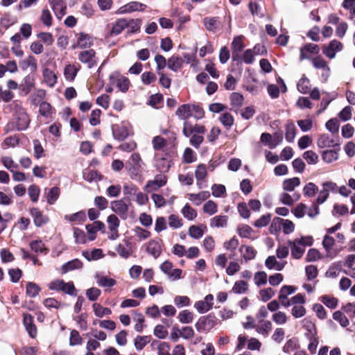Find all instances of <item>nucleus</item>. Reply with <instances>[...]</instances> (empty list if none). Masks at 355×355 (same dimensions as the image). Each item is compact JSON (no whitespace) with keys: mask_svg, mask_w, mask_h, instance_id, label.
Instances as JSON below:
<instances>
[{"mask_svg":"<svg viewBox=\"0 0 355 355\" xmlns=\"http://www.w3.org/2000/svg\"><path fill=\"white\" fill-rule=\"evenodd\" d=\"M144 162L138 153H133L125 162V169L132 180L140 181L142 179V173Z\"/></svg>","mask_w":355,"mask_h":355,"instance_id":"f257e3e1","label":"nucleus"},{"mask_svg":"<svg viewBox=\"0 0 355 355\" xmlns=\"http://www.w3.org/2000/svg\"><path fill=\"white\" fill-rule=\"evenodd\" d=\"M313 239L311 236H302L296 238L293 241L288 240V245L291 248V256L294 259H300L305 251L306 246L312 245Z\"/></svg>","mask_w":355,"mask_h":355,"instance_id":"f03ea898","label":"nucleus"},{"mask_svg":"<svg viewBox=\"0 0 355 355\" xmlns=\"http://www.w3.org/2000/svg\"><path fill=\"white\" fill-rule=\"evenodd\" d=\"M12 110L13 116L16 121L17 129L18 130H26L29 125L30 119L24 108H23L17 103H15L13 105Z\"/></svg>","mask_w":355,"mask_h":355,"instance_id":"7ed1b4c3","label":"nucleus"},{"mask_svg":"<svg viewBox=\"0 0 355 355\" xmlns=\"http://www.w3.org/2000/svg\"><path fill=\"white\" fill-rule=\"evenodd\" d=\"M171 166V156L166 153H157L155 155V167L160 173H166Z\"/></svg>","mask_w":355,"mask_h":355,"instance_id":"20e7f679","label":"nucleus"},{"mask_svg":"<svg viewBox=\"0 0 355 355\" xmlns=\"http://www.w3.org/2000/svg\"><path fill=\"white\" fill-rule=\"evenodd\" d=\"M217 324L216 317L211 314L200 317L196 323V328L199 332H207Z\"/></svg>","mask_w":355,"mask_h":355,"instance_id":"39448f33","label":"nucleus"},{"mask_svg":"<svg viewBox=\"0 0 355 355\" xmlns=\"http://www.w3.org/2000/svg\"><path fill=\"white\" fill-rule=\"evenodd\" d=\"M78 60L87 66L89 69L96 67L98 64V58L94 49L82 51L78 53Z\"/></svg>","mask_w":355,"mask_h":355,"instance_id":"423d86ee","label":"nucleus"},{"mask_svg":"<svg viewBox=\"0 0 355 355\" xmlns=\"http://www.w3.org/2000/svg\"><path fill=\"white\" fill-rule=\"evenodd\" d=\"M110 208L114 213L118 214L121 219L125 220L128 218L129 205L125 203L123 200L112 201Z\"/></svg>","mask_w":355,"mask_h":355,"instance_id":"0eeeda50","label":"nucleus"},{"mask_svg":"<svg viewBox=\"0 0 355 355\" xmlns=\"http://www.w3.org/2000/svg\"><path fill=\"white\" fill-rule=\"evenodd\" d=\"M202 23L206 30L212 33H216L222 29V23L218 17H206Z\"/></svg>","mask_w":355,"mask_h":355,"instance_id":"6e6552de","label":"nucleus"},{"mask_svg":"<svg viewBox=\"0 0 355 355\" xmlns=\"http://www.w3.org/2000/svg\"><path fill=\"white\" fill-rule=\"evenodd\" d=\"M162 247L163 242L161 239H151L146 244V252L155 259H157L162 253Z\"/></svg>","mask_w":355,"mask_h":355,"instance_id":"1a4fd4ad","label":"nucleus"},{"mask_svg":"<svg viewBox=\"0 0 355 355\" xmlns=\"http://www.w3.org/2000/svg\"><path fill=\"white\" fill-rule=\"evenodd\" d=\"M146 5L141 3L138 1H131L125 5L121 6L117 11L116 14H126L130 13L135 11H144L146 8Z\"/></svg>","mask_w":355,"mask_h":355,"instance_id":"9d476101","label":"nucleus"},{"mask_svg":"<svg viewBox=\"0 0 355 355\" xmlns=\"http://www.w3.org/2000/svg\"><path fill=\"white\" fill-rule=\"evenodd\" d=\"M206 132L204 125L200 124H192L189 121H184L183 124L182 133L186 137H189L192 134H198L203 135Z\"/></svg>","mask_w":355,"mask_h":355,"instance_id":"9b49d317","label":"nucleus"},{"mask_svg":"<svg viewBox=\"0 0 355 355\" xmlns=\"http://www.w3.org/2000/svg\"><path fill=\"white\" fill-rule=\"evenodd\" d=\"M166 183V178L164 175H157L154 180L148 181L144 189L147 192L157 191L164 186Z\"/></svg>","mask_w":355,"mask_h":355,"instance_id":"f8f14e48","label":"nucleus"},{"mask_svg":"<svg viewBox=\"0 0 355 355\" xmlns=\"http://www.w3.org/2000/svg\"><path fill=\"white\" fill-rule=\"evenodd\" d=\"M107 223L110 231L109 239L115 240L119 237L118 228L119 227L120 221L118 217L114 214L110 215L107 218Z\"/></svg>","mask_w":355,"mask_h":355,"instance_id":"ddd939ff","label":"nucleus"},{"mask_svg":"<svg viewBox=\"0 0 355 355\" xmlns=\"http://www.w3.org/2000/svg\"><path fill=\"white\" fill-rule=\"evenodd\" d=\"M214 296L211 294L206 295L203 300L195 303L194 307L200 313L209 311L213 306Z\"/></svg>","mask_w":355,"mask_h":355,"instance_id":"4468645a","label":"nucleus"},{"mask_svg":"<svg viewBox=\"0 0 355 355\" xmlns=\"http://www.w3.org/2000/svg\"><path fill=\"white\" fill-rule=\"evenodd\" d=\"M317 146L320 148L338 147L340 144L338 140L331 138L328 134H322L317 141Z\"/></svg>","mask_w":355,"mask_h":355,"instance_id":"2eb2a0df","label":"nucleus"},{"mask_svg":"<svg viewBox=\"0 0 355 355\" xmlns=\"http://www.w3.org/2000/svg\"><path fill=\"white\" fill-rule=\"evenodd\" d=\"M343 44L340 42L334 40L327 46H324L323 53L330 59L335 57L336 53L340 51Z\"/></svg>","mask_w":355,"mask_h":355,"instance_id":"dca6fc26","label":"nucleus"},{"mask_svg":"<svg viewBox=\"0 0 355 355\" xmlns=\"http://www.w3.org/2000/svg\"><path fill=\"white\" fill-rule=\"evenodd\" d=\"M23 318V324L28 335L34 338L37 336V327L33 322V317L29 313H24Z\"/></svg>","mask_w":355,"mask_h":355,"instance_id":"f3484780","label":"nucleus"},{"mask_svg":"<svg viewBox=\"0 0 355 355\" xmlns=\"http://www.w3.org/2000/svg\"><path fill=\"white\" fill-rule=\"evenodd\" d=\"M30 213L33 218L34 224L37 227H41L49 221L48 216L44 215L38 208L33 207L31 209Z\"/></svg>","mask_w":355,"mask_h":355,"instance_id":"a211bd4d","label":"nucleus"},{"mask_svg":"<svg viewBox=\"0 0 355 355\" xmlns=\"http://www.w3.org/2000/svg\"><path fill=\"white\" fill-rule=\"evenodd\" d=\"M35 87V78L33 75L26 76L19 87L24 95H27Z\"/></svg>","mask_w":355,"mask_h":355,"instance_id":"6ab92c4d","label":"nucleus"},{"mask_svg":"<svg viewBox=\"0 0 355 355\" xmlns=\"http://www.w3.org/2000/svg\"><path fill=\"white\" fill-rule=\"evenodd\" d=\"M192 105L191 104H183L180 105L177 109L175 114L180 119L188 121V119L192 116Z\"/></svg>","mask_w":355,"mask_h":355,"instance_id":"aec40b11","label":"nucleus"},{"mask_svg":"<svg viewBox=\"0 0 355 355\" xmlns=\"http://www.w3.org/2000/svg\"><path fill=\"white\" fill-rule=\"evenodd\" d=\"M112 134L114 139L123 141L128 137L129 132L124 125H114L112 126Z\"/></svg>","mask_w":355,"mask_h":355,"instance_id":"412c9836","label":"nucleus"},{"mask_svg":"<svg viewBox=\"0 0 355 355\" xmlns=\"http://www.w3.org/2000/svg\"><path fill=\"white\" fill-rule=\"evenodd\" d=\"M95 279L96 284L103 288H111L116 284V281L114 279L101 274H96Z\"/></svg>","mask_w":355,"mask_h":355,"instance_id":"4be33fe9","label":"nucleus"},{"mask_svg":"<svg viewBox=\"0 0 355 355\" xmlns=\"http://www.w3.org/2000/svg\"><path fill=\"white\" fill-rule=\"evenodd\" d=\"M104 229V223L99 220L94 221V223L86 225V230L87 231L88 234L89 235V239L91 241L95 239L96 233L97 231L102 230Z\"/></svg>","mask_w":355,"mask_h":355,"instance_id":"5701e85b","label":"nucleus"},{"mask_svg":"<svg viewBox=\"0 0 355 355\" xmlns=\"http://www.w3.org/2000/svg\"><path fill=\"white\" fill-rule=\"evenodd\" d=\"M303 327L306 330L305 336L306 338H311L317 336V329L315 324L309 318H305L302 321Z\"/></svg>","mask_w":355,"mask_h":355,"instance_id":"b1692460","label":"nucleus"},{"mask_svg":"<svg viewBox=\"0 0 355 355\" xmlns=\"http://www.w3.org/2000/svg\"><path fill=\"white\" fill-rule=\"evenodd\" d=\"M255 329L258 334L267 337L272 329V323L269 320H261L259 324L256 325Z\"/></svg>","mask_w":355,"mask_h":355,"instance_id":"393cba45","label":"nucleus"},{"mask_svg":"<svg viewBox=\"0 0 355 355\" xmlns=\"http://www.w3.org/2000/svg\"><path fill=\"white\" fill-rule=\"evenodd\" d=\"M50 4L53 11L58 19L65 15L66 7L63 6L62 0H51Z\"/></svg>","mask_w":355,"mask_h":355,"instance_id":"a878e982","label":"nucleus"},{"mask_svg":"<svg viewBox=\"0 0 355 355\" xmlns=\"http://www.w3.org/2000/svg\"><path fill=\"white\" fill-rule=\"evenodd\" d=\"M239 252L242 254V257L245 261L254 259L257 255V250L249 245H242L239 248Z\"/></svg>","mask_w":355,"mask_h":355,"instance_id":"bb28decb","label":"nucleus"},{"mask_svg":"<svg viewBox=\"0 0 355 355\" xmlns=\"http://www.w3.org/2000/svg\"><path fill=\"white\" fill-rule=\"evenodd\" d=\"M83 267V263L78 259H74L62 266V272L67 273L76 269H80Z\"/></svg>","mask_w":355,"mask_h":355,"instance_id":"cd10ccee","label":"nucleus"},{"mask_svg":"<svg viewBox=\"0 0 355 355\" xmlns=\"http://www.w3.org/2000/svg\"><path fill=\"white\" fill-rule=\"evenodd\" d=\"M286 262L280 263L276 260L275 256H269L265 261V266L270 270L275 269L280 271L283 270Z\"/></svg>","mask_w":355,"mask_h":355,"instance_id":"c85d7f7f","label":"nucleus"},{"mask_svg":"<svg viewBox=\"0 0 355 355\" xmlns=\"http://www.w3.org/2000/svg\"><path fill=\"white\" fill-rule=\"evenodd\" d=\"M243 96L239 93L234 92L230 95L231 105L235 112H237L239 108L243 105Z\"/></svg>","mask_w":355,"mask_h":355,"instance_id":"c756f323","label":"nucleus"},{"mask_svg":"<svg viewBox=\"0 0 355 355\" xmlns=\"http://www.w3.org/2000/svg\"><path fill=\"white\" fill-rule=\"evenodd\" d=\"M337 149L334 150H324L322 154V158L326 163H331L338 159V151L340 147H337Z\"/></svg>","mask_w":355,"mask_h":355,"instance_id":"7c9ffc66","label":"nucleus"},{"mask_svg":"<svg viewBox=\"0 0 355 355\" xmlns=\"http://www.w3.org/2000/svg\"><path fill=\"white\" fill-rule=\"evenodd\" d=\"M43 78L44 81L49 87H53L57 83V76L49 68H45L43 70Z\"/></svg>","mask_w":355,"mask_h":355,"instance_id":"2f4dec72","label":"nucleus"},{"mask_svg":"<svg viewBox=\"0 0 355 355\" xmlns=\"http://www.w3.org/2000/svg\"><path fill=\"white\" fill-rule=\"evenodd\" d=\"M182 64L183 60L179 56L173 55L167 60V67L175 72L180 70Z\"/></svg>","mask_w":355,"mask_h":355,"instance_id":"473e14b6","label":"nucleus"},{"mask_svg":"<svg viewBox=\"0 0 355 355\" xmlns=\"http://www.w3.org/2000/svg\"><path fill=\"white\" fill-rule=\"evenodd\" d=\"M297 89L300 93L304 94H307L310 92V80L305 75H303L302 78L299 80L297 84Z\"/></svg>","mask_w":355,"mask_h":355,"instance_id":"72a5a7b5","label":"nucleus"},{"mask_svg":"<svg viewBox=\"0 0 355 355\" xmlns=\"http://www.w3.org/2000/svg\"><path fill=\"white\" fill-rule=\"evenodd\" d=\"M300 180L299 178H288L284 180L282 183L283 189L286 191H293L295 188L300 186Z\"/></svg>","mask_w":355,"mask_h":355,"instance_id":"f704fd0d","label":"nucleus"},{"mask_svg":"<svg viewBox=\"0 0 355 355\" xmlns=\"http://www.w3.org/2000/svg\"><path fill=\"white\" fill-rule=\"evenodd\" d=\"M125 28H126V19L122 18L116 20L113 24L110 31L112 36L119 35Z\"/></svg>","mask_w":355,"mask_h":355,"instance_id":"c9c22d12","label":"nucleus"},{"mask_svg":"<svg viewBox=\"0 0 355 355\" xmlns=\"http://www.w3.org/2000/svg\"><path fill=\"white\" fill-rule=\"evenodd\" d=\"M60 194V189L58 187H53L46 192V201L49 205H53L58 199Z\"/></svg>","mask_w":355,"mask_h":355,"instance_id":"e433bc0d","label":"nucleus"},{"mask_svg":"<svg viewBox=\"0 0 355 355\" xmlns=\"http://www.w3.org/2000/svg\"><path fill=\"white\" fill-rule=\"evenodd\" d=\"M95 315L98 318H103L105 315H109L112 313L110 309L102 306L98 303H94L92 305Z\"/></svg>","mask_w":355,"mask_h":355,"instance_id":"4c0bfd02","label":"nucleus"},{"mask_svg":"<svg viewBox=\"0 0 355 355\" xmlns=\"http://www.w3.org/2000/svg\"><path fill=\"white\" fill-rule=\"evenodd\" d=\"M227 216H216L211 219L210 226L211 227H224L227 226Z\"/></svg>","mask_w":355,"mask_h":355,"instance_id":"58836bf2","label":"nucleus"},{"mask_svg":"<svg viewBox=\"0 0 355 355\" xmlns=\"http://www.w3.org/2000/svg\"><path fill=\"white\" fill-rule=\"evenodd\" d=\"M141 25V20L139 19H126V28L128 29V33H135L140 30Z\"/></svg>","mask_w":355,"mask_h":355,"instance_id":"ea45409f","label":"nucleus"},{"mask_svg":"<svg viewBox=\"0 0 355 355\" xmlns=\"http://www.w3.org/2000/svg\"><path fill=\"white\" fill-rule=\"evenodd\" d=\"M92 44L91 37L85 33H81L77 40V45L81 49L89 47Z\"/></svg>","mask_w":355,"mask_h":355,"instance_id":"a19ab883","label":"nucleus"},{"mask_svg":"<svg viewBox=\"0 0 355 355\" xmlns=\"http://www.w3.org/2000/svg\"><path fill=\"white\" fill-rule=\"evenodd\" d=\"M19 64L23 70H26L29 67L31 68L32 71H35L37 69L36 60L32 55H29L27 58L21 60Z\"/></svg>","mask_w":355,"mask_h":355,"instance_id":"79ce46f5","label":"nucleus"},{"mask_svg":"<svg viewBox=\"0 0 355 355\" xmlns=\"http://www.w3.org/2000/svg\"><path fill=\"white\" fill-rule=\"evenodd\" d=\"M40 287L35 283L28 282L26 286V293L30 297H35L40 292Z\"/></svg>","mask_w":355,"mask_h":355,"instance_id":"37998d69","label":"nucleus"},{"mask_svg":"<svg viewBox=\"0 0 355 355\" xmlns=\"http://www.w3.org/2000/svg\"><path fill=\"white\" fill-rule=\"evenodd\" d=\"M133 313V320L137 322L135 325V329L137 332H141L144 327L143 323L145 321L144 317L141 313L137 311H134Z\"/></svg>","mask_w":355,"mask_h":355,"instance_id":"c03bdc74","label":"nucleus"},{"mask_svg":"<svg viewBox=\"0 0 355 355\" xmlns=\"http://www.w3.org/2000/svg\"><path fill=\"white\" fill-rule=\"evenodd\" d=\"M295 135H296V128H295V125L292 122L287 123L286 125V134H285L286 140L288 142L291 143L294 141Z\"/></svg>","mask_w":355,"mask_h":355,"instance_id":"a18cd8bd","label":"nucleus"},{"mask_svg":"<svg viewBox=\"0 0 355 355\" xmlns=\"http://www.w3.org/2000/svg\"><path fill=\"white\" fill-rule=\"evenodd\" d=\"M150 341V337L148 336H137L135 338V347L137 350H141Z\"/></svg>","mask_w":355,"mask_h":355,"instance_id":"49530a36","label":"nucleus"},{"mask_svg":"<svg viewBox=\"0 0 355 355\" xmlns=\"http://www.w3.org/2000/svg\"><path fill=\"white\" fill-rule=\"evenodd\" d=\"M248 289V284L246 282L240 280L234 283L232 291L236 294L245 293Z\"/></svg>","mask_w":355,"mask_h":355,"instance_id":"de8ad7c7","label":"nucleus"},{"mask_svg":"<svg viewBox=\"0 0 355 355\" xmlns=\"http://www.w3.org/2000/svg\"><path fill=\"white\" fill-rule=\"evenodd\" d=\"M64 219L71 222H83L86 220V214L84 211H80L73 214L65 215Z\"/></svg>","mask_w":355,"mask_h":355,"instance_id":"09e8293b","label":"nucleus"},{"mask_svg":"<svg viewBox=\"0 0 355 355\" xmlns=\"http://www.w3.org/2000/svg\"><path fill=\"white\" fill-rule=\"evenodd\" d=\"M318 191V187L313 182L307 183L303 188L304 195L308 198L313 197Z\"/></svg>","mask_w":355,"mask_h":355,"instance_id":"8fccbe9b","label":"nucleus"},{"mask_svg":"<svg viewBox=\"0 0 355 355\" xmlns=\"http://www.w3.org/2000/svg\"><path fill=\"white\" fill-rule=\"evenodd\" d=\"M78 69H77L74 65L68 64L64 68V74L65 78L67 80H73L77 75Z\"/></svg>","mask_w":355,"mask_h":355,"instance_id":"3c124183","label":"nucleus"},{"mask_svg":"<svg viewBox=\"0 0 355 355\" xmlns=\"http://www.w3.org/2000/svg\"><path fill=\"white\" fill-rule=\"evenodd\" d=\"M52 20L53 17L50 10L48 8H44L40 15V21L42 23L44 26L49 27L52 25Z\"/></svg>","mask_w":355,"mask_h":355,"instance_id":"603ef678","label":"nucleus"},{"mask_svg":"<svg viewBox=\"0 0 355 355\" xmlns=\"http://www.w3.org/2000/svg\"><path fill=\"white\" fill-rule=\"evenodd\" d=\"M209 197V193L208 191H201L198 193H190L189 200L196 202V204L198 205L202 201L205 200Z\"/></svg>","mask_w":355,"mask_h":355,"instance_id":"864d4df0","label":"nucleus"},{"mask_svg":"<svg viewBox=\"0 0 355 355\" xmlns=\"http://www.w3.org/2000/svg\"><path fill=\"white\" fill-rule=\"evenodd\" d=\"M182 214L184 217L189 220H193L197 216L196 211L192 208L189 204H186L182 209Z\"/></svg>","mask_w":355,"mask_h":355,"instance_id":"5fc2aeb1","label":"nucleus"},{"mask_svg":"<svg viewBox=\"0 0 355 355\" xmlns=\"http://www.w3.org/2000/svg\"><path fill=\"white\" fill-rule=\"evenodd\" d=\"M46 95V92L43 89H38L35 92H34L31 96V100L32 104L35 105H40L42 102H44L43 100Z\"/></svg>","mask_w":355,"mask_h":355,"instance_id":"6e6d98bb","label":"nucleus"},{"mask_svg":"<svg viewBox=\"0 0 355 355\" xmlns=\"http://www.w3.org/2000/svg\"><path fill=\"white\" fill-rule=\"evenodd\" d=\"M219 121L227 129H230L234 123V117L229 112H225L220 116Z\"/></svg>","mask_w":355,"mask_h":355,"instance_id":"4d7b16f0","label":"nucleus"},{"mask_svg":"<svg viewBox=\"0 0 355 355\" xmlns=\"http://www.w3.org/2000/svg\"><path fill=\"white\" fill-rule=\"evenodd\" d=\"M30 247L35 252L46 254L48 250L45 248L44 243L41 240H36L31 242Z\"/></svg>","mask_w":355,"mask_h":355,"instance_id":"13d9d810","label":"nucleus"},{"mask_svg":"<svg viewBox=\"0 0 355 355\" xmlns=\"http://www.w3.org/2000/svg\"><path fill=\"white\" fill-rule=\"evenodd\" d=\"M178 318L181 323L189 324L192 322L193 314L189 310H183L180 312Z\"/></svg>","mask_w":355,"mask_h":355,"instance_id":"bf43d9fd","label":"nucleus"},{"mask_svg":"<svg viewBox=\"0 0 355 355\" xmlns=\"http://www.w3.org/2000/svg\"><path fill=\"white\" fill-rule=\"evenodd\" d=\"M335 241L334 239L329 235H325L324 237V239L322 241V245L324 248L326 252H327V256L331 257L332 258L333 257L331 256V250L334 245Z\"/></svg>","mask_w":355,"mask_h":355,"instance_id":"052dcab7","label":"nucleus"},{"mask_svg":"<svg viewBox=\"0 0 355 355\" xmlns=\"http://www.w3.org/2000/svg\"><path fill=\"white\" fill-rule=\"evenodd\" d=\"M152 345H157L158 355H170L169 345L165 342L153 341Z\"/></svg>","mask_w":355,"mask_h":355,"instance_id":"680f3d73","label":"nucleus"},{"mask_svg":"<svg viewBox=\"0 0 355 355\" xmlns=\"http://www.w3.org/2000/svg\"><path fill=\"white\" fill-rule=\"evenodd\" d=\"M296 288L293 286H283L279 293L278 298H287L288 295L293 294L296 291Z\"/></svg>","mask_w":355,"mask_h":355,"instance_id":"e2e57ef3","label":"nucleus"},{"mask_svg":"<svg viewBox=\"0 0 355 355\" xmlns=\"http://www.w3.org/2000/svg\"><path fill=\"white\" fill-rule=\"evenodd\" d=\"M204 234V230L201 226L191 225L189 229V235L195 239L201 238Z\"/></svg>","mask_w":355,"mask_h":355,"instance_id":"0e129e2a","label":"nucleus"},{"mask_svg":"<svg viewBox=\"0 0 355 355\" xmlns=\"http://www.w3.org/2000/svg\"><path fill=\"white\" fill-rule=\"evenodd\" d=\"M333 318L335 320L338 321L340 323V324L343 327H346L349 324L347 318L344 315L343 313H342L340 311H337L334 313Z\"/></svg>","mask_w":355,"mask_h":355,"instance_id":"69168bd1","label":"nucleus"},{"mask_svg":"<svg viewBox=\"0 0 355 355\" xmlns=\"http://www.w3.org/2000/svg\"><path fill=\"white\" fill-rule=\"evenodd\" d=\"M85 294L89 300L94 302L98 300L101 294V291L98 288L92 287L86 290Z\"/></svg>","mask_w":355,"mask_h":355,"instance_id":"338daca9","label":"nucleus"},{"mask_svg":"<svg viewBox=\"0 0 355 355\" xmlns=\"http://www.w3.org/2000/svg\"><path fill=\"white\" fill-rule=\"evenodd\" d=\"M73 236L76 243L83 244L86 243L87 237L82 230L75 227L73 229Z\"/></svg>","mask_w":355,"mask_h":355,"instance_id":"774afa93","label":"nucleus"}]
</instances>
